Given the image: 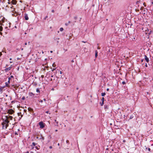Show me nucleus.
Listing matches in <instances>:
<instances>
[{"label":"nucleus","mask_w":153,"mask_h":153,"mask_svg":"<svg viewBox=\"0 0 153 153\" xmlns=\"http://www.w3.org/2000/svg\"><path fill=\"white\" fill-rule=\"evenodd\" d=\"M7 119L4 120L2 123V128L3 129H6L7 128V127L8 126V123L9 121Z\"/></svg>","instance_id":"obj_1"},{"label":"nucleus","mask_w":153,"mask_h":153,"mask_svg":"<svg viewBox=\"0 0 153 153\" xmlns=\"http://www.w3.org/2000/svg\"><path fill=\"white\" fill-rule=\"evenodd\" d=\"M40 128H42L45 127V125L42 122H40L39 123Z\"/></svg>","instance_id":"obj_2"},{"label":"nucleus","mask_w":153,"mask_h":153,"mask_svg":"<svg viewBox=\"0 0 153 153\" xmlns=\"http://www.w3.org/2000/svg\"><path fill=\"white\" fill-rule=\"evenodd\" d=\"M14 112V111L12 109H9L8 111V113L10 114H13Z\"/></svg>","instance_id":"obj_3"},{"label":"nucleus","mask_w":153,"mask_h":153,"mask_svg":"<svg viewBox=\"0 0 153 153\" xmlns=\"http://www.w3.org/2000/svg\"><path fill=\"white\" fill-rule=\"evenodd\" d=\"M12 65H11L10 67H9L5 69L4 70V71H5L7 72V71L10 70L12 68Z\"/></svg>","instance_id":"obj_4"},{"label":"nucleus","mask_w":153,"mask_h":153,"mask_svg":"<svg viewBox=\"0 0 153 153\" xmlns=\"http://www.w3.org/2000/svg\"><path fill=\"white\" fill-rule=\"evenodd\" d=\"M144 58H145V60L147 62H149V59L145 55L144 56Z\"/></svg>","instance_id":"obj_5"},{"label":"nucleus","mask_w":153,"mask_h":153,"mask_svg":"<svg viewBox=\"0 0 153 153\" xmlns=\"http://www.w3.org/2000/svg\"><path fill=\"white\" fill-rule=\"evenodd\" d=\"M17 3V1L16 0H12L11 1V3L13 4H16Z\"/></svg>","instance_id":"obj_6"},{"label":"nucleus","mask_w":153,"mask_h":153,"mask_svg":"<svg viewBox=\"0 0 153 153\" xmlns=\"http://www.w3.org/2000/svg\"><path fill=\"white\" fill-rule=\"evenodd\" d=\"M7 120H8V119H10V120H12L13 119V117L12 116H9V117L6 116V118H7Z\"/></svg>","instance_id":"obj_7"},{"label":"nucleus","mask_w":153,"mask_h":153,"mask_svg":"<svg viewBox=\"0 0 153 153\" xmlns=\"http://www.w3.org/2000/svg\"><path fill=\"white\" fill-rule=\"evenodd\" d=\"M25 19L26 20H28L29 18L28 17V15L27 14H25Z\"/></svg>","instance_id":"obj_8"},{"label":"nucleus","mask_w":153,"mask_h":153,"mask_svg":"<svg viewBox=\"0 0 153 153\" xmlns=\"http://www.w3.org/2000/svg\"><path fill=\"white\" fill-rule=\"evenodd\" d=\"M3 30V27L2 26H0V34L2 35V33L1 32Z\"/></svg>","instance_id":"obj_9"},{"label":"nucleus","mask_w":153,"mask_h":153,"mask_svg":"<svg viewBox=\"0 0 153 153\" xmlns=\"http://www.w3.org/2000/svg\"><path fill=\"white\" fill-rule=\"evenodd\" d=\"M95 56L96 57H97L98 55V52L96 50L95 51Z\"/></svg>","instance_id":"obj_10"},{"label":"nucleus","mask_w":153,"mask_h":153,"mask_svg":"<svg viewBox=\"0 0 153 153\" xmlns=\"http://www.w3.org/2000/svg\"><path fill=\"white\" fill-rule=\"evenodd\" d=\"M29 94V95L31 96H34V94H33V93H30Z\"/></svg>","instance_id":"obj_11"},{"label":"nucleus","mask_w":153,"mask_h":153,"mask_svg":"<svg viewBox=\"0 0 153 153\" xmlns=\"http://www.w3.org/2000/svg\"><path fill=\"white\" fill-rule=\"evenodd\" d=\"M105 95V93H102L101 94V96H104Z\"/></svg>","instance_id":"obj_12"},{"label":"nucleus","mask_w":153,"mask_h":153,"mask_svg":"<svg viewBox=\"0 0 153 153\" xmlns=\"http://www.w3.org/2000/svg\"><path fill=\"white\" fill-rule=\"evenodd\" d=\"M70 22H70V21H69V22H68V23H66L65 24V25L66 26H67V25H68V24H69V23H70Z\"/></svg>","instance_id":"obj_13"},{"label":"nucleus","mask_w":153,"mask_h":153,"mask_svg":"<svg viewBox=\"0 0 153 153\" xmlns=\"http://www.w3.org/2000/svg\"><path fill=\"white\" fill-rule=\"evenodd\" d=\"M59 30L60 31H62L63 30V28L62 27H61L60 28Z\"/></svg>","instance_id":"obj_14"},{"label":"nucleus","mask_w":153,"mask_h":153,"mask_svg":"<svg viewBox=\"0 0 153 153\" xmlns=\"http://www.w3.org/2000/svg\"><path fill=\"white\" fill-rule=\"evenodd\" d=\"M36 91L37 93H39L40 92V91L38 88L36 89Z\"/></svg>","instance_id":"obj_15"},{"label":"nucleus","mask_w":153,"mask_h":153,"mask_svg":"<svg viewBox=\"0 0 153 153\" xmlns=\"http://www.w3.org/2000/svg\"><path fill=\"white\" fill-rule=\"evenodd\" d=\"M2 25H4L2 24V23H1V21L0 20V26H2Z\"/></svg>","instance_id":"obj_16"},{"label":"nucleus","mask_w":153,"mask_h":153,"mask_svg":"<svg viewBox=\"0 0 153 153\" xmlns=\"http://www.w3.org/2000/svg\"><path fill=\"white\" fill-rule=\"evenodd\" d=\"M101 100H102V102H104V97H102V99H101Z\"/></svg>","instance_id":"obj_17"},{"label":"nucleus","mask_w":153,"mask_h":153,"mask_svg":"<svg viewBox=\"0 0 153 153\" xmlns=\"http://www.w3.org/2000/svg\"><path fill=\"white\" fill-rule=\"evenodd\" d=\"M55 121L56 122V124H57V126H58V121H57L56 120H55Z\"/></svg>","instance_id":"obj_18"},{"label":"nucleus","mask_w":153,"mask_h":153,"mask_svg":"<svg viewBox=\"0 0 153 153\" xmlns=\"http://www.w3.org/2000/svg\"><path fill=\"white\" fill-rule=\"evenodd\" d=\"M32 144L33 146H35L36 145V143H33Z\"/></svg>","instance_id":"obj_19"},{"label":"nucleus","mask_w":153,"mask_h":153,"mask_svg":"<svg viewBox=\"0 0 153 153\" xmlns=\"http://www.w3.org/2000/svg\"><path fill=\"white\" fill-rule=\"evenodd\" d=\"M100 104H101V106H102L104 104V102H102V103H100Z\"/></svg>","instance_id":"obj_20"},{"label":"nucleus","mask_w":153,"mask_h":153,"mask_svg":"<svg viewBox=\"0 0 153 153\" xmlns=\"http://www.w3.org/2000/svg\"><path fill=\"white\" fill-rule=\"evenodd\" d=\"M35 148L36 149H39V148L37 146H36L35 147Z\"/></svg>","instance_id":"obj_21"},{"label":"nucleus","mask_w":153,"mask_h":153,"mask_svg":"<svg viewBox=\"0 0 153 153\" xmlns=\"http://www.w3.org/2000/svg\"><path fill=\"white\" fill-rule=\"evenodd\" d=\"M122 83L123 84H125V82L124 81H123L122 82Z\"/></svg>","instance_id":"obj_22"},{"label":"nucleus","mask_w":153,"mask_h":153,"mask_svg":"<svg viewBox=\"0 0 153 153\" xmlns=\"http://www.w3.org/2000/svg\"><path fill=\"white\" fill-rule=\"evenodd\" d=\"M28 109L29 111H31L32 110V109L31 108H28Z\"/></svg>","instance_id":"obj_23"},{"label":"nucleus","mask_w":153,"mask_h":153,"mask_svg":"<svg viewBox=\"0 0 153 153\" xmlns=\"http://www.w3.org/2000/svg\"><path fill=\"white\" fill-rule=\"evenodd\" d=\"M145 66H146V67H148V65H147V63H146V64Z\"/></svg>","instance_id":"obj_24"},{"label":"nucleus","mask_w":153,"mask_h":153,"mask_svg":"<svg viewBox=\"0 0 153 153\" xmlns=\"http://www.w3.org/2000/svg\"><path fill=\"white\" fill-rule=\"evenodd\" d=\"M56 69V68H53V69H52V71H54Z\"/></svg>","instance_id":"obj_25"},{"label":"nucleus","mask_w":153,"mask_h":153,"mask_svg":"<svg viewBox=\"0 0 153 153\" xmlns=\"http://www.w3.org/2000/svg\"><path fill=\"white\" fill-rule=\"evenodd\" d=\"M10 78H9V79H9V80H8V83H10Z\"/></svg>","instance_id":"obj_26"},{"label":"nucleus","mask_w":153,"mask_h":153,"mask_svg":"<svg viewBox=\"0 0 153 153\" xmlns=\"http://www.w3.org/2000/svg\"><path fill=\"white\" fill-rule=\"evenodd\" d=\"M2 55V53L1 52H0V56H1Z\"/></svg>","instance_id":"obj_27"},{"label":"nucleus","mask_w":153,"mask_h":153,"mask_svg":"<svg viewBox=\"0 0 153 153\" xmlns=\"http://www.w3.org/2000/svg\"><path fill=\"white\" fill-rule=\"evenodd\" d=\"M52 66L53 67H54V63L53 64Z\"/></svg>","instance_id":"obj_28"},{"label":"nucleus","mask_w":153,"mask_h":153,"mask_svg":"<svg viewBox=\"0 0 153 153\" xmlns=\"http://www.w3.org/2000/svg\"><path fill=\"white\" fill-rule=\"evenodd\" d=\"M49 148L51 149H52V146H50L49 147Z\"/></svg>","instance_id":"obj_29"},{"label":"nucleus","mask_w":153,"mask_h":153,"mask_svg":"<svg viewBox=\"0 0 153 153\" xmlns=\"http://www.w3.org/2000/svg\"><path fill=\"white\" fill-rule=\"evenodd\" d=\"M25 99V98L24 97L22 98V100H24Z\"/></svg>","instance_id":"obj_30"},{"label":"nucleus","mask_w":153,"mask_h":153,"mask_svg":"<svg viewBox=\"0 0 153 153\" xmlns=\"http://www.w3.org/2000/svg\"><path fill=\"white\" fill-rule=\"evenodd\" d=\"M45 113L47 114L48 113V111H46L45 112Z\"/></svg>","instance_id":"obj_31"},{"label":"nucleus","mask_w":153,"mask_h":153,"mask_svg":"<svg viewBox=\"0 0 153 153\" xmlns=\"http://www.w3.org/2000/svg\"><path fill=\"white\" fill-rule=\"evenodd\" d=\"M60 74H62V71H60Z\"/></svg>","instance_id":"obj_32"},{"label":"nucleus","mask_w":153,"mask_h":153,"mask_svg":"<svg viewBox=\"0 0 153 153\" xmlns=\"http://www.w3.org/2000/svg\"><path fill=\"white\" fill-rule=\"evenodd\" d=\"M109 90V89L108 88L107 89V91H108Z\"/></svg>","instance_id":"obj_33"},{"label":"nucleus","mask_w":153,"mask_h":153,"mask_svg":"<svg viewBox=\"0 0 153 153\" xmlns=\"http://www.w3.org/2000/svg\"><path fill=\"white\" fill-rule=\"evenodd\" d=\"M40 102H43V100H42L40 101Z\"/></svg>","instance_id":"obj_34"},{"label":"nucleus","mask_w":153,"mask_h":153,"mask_svg":"<svg viewBox=\"0 0 153 153\" xmlns=\"http://www.w3.org/2000/svg\"><path fill=\"white\" fill-rule=\"evenodd\" d=\"M148 150H149V151H150V148H149V149H148Z\"/></svg>","instance_id":"obj_35"},{"label":"nucleus","mask_w":153,"mask_h":153,"mask_svg":"<svg viewBox=\"0 0 153 153\" xmlns=\"http://www.w3.org/2000/svg\"><path fill=\"white\" fill-rule=\"evenodd\" d=\"M43 100H44V101H46V99H43Z\"/></svg>","instance_id":"obj_36"},{"label":"nucleus","mask_w":153,"mask_h":153,"mask_svg":"<svg viewBox=\"0 0 153 153\" xmlns=\"http://www.w3.org/2000/svg\"><path fill=\"white\" fill-rule=\"evenodd\" d=\"M52 12L53 13L54 12V10H52Z\"/></svg>","instance_id":"obj_37"},{"label":"nucleus","mask_w":153,"mask_h":153,"mask_svg":"<svg viewBox=\"0 0 153 153\" xmlns=\"http://www.w3.org/2000/svg\"><path fill=\"white\" fill-rule=\"evenodd\" d=\"M42 140H44V137H42Z\"/></svg>","instance_id":"obj_38"},{"label":"nucleus","mask_w":153,"mask_h":153,"mask_svg":"<svg viewBox=\"0 0 153 153\" xmlns=\"http://www.w3.org/2000/svg\"><path fill=\"white\" fill-rule=\"evenodd\" d=\"M27 45V43L26 42L25 43V45Z\"/></svg>","instance_id":"obj_39"},{"label":"nucleus","mask_w":153,"mask_h":153,"mask_svg":"<svg viewBox=\"0 0 153 153\" xmlns=\"http://www.w3.org/2000/svg\"><path fill=\"white\" fill-rule=\"evenodd\" d=\"M50 52H51V53H52L53 52V51H50Z\"/></svg>","instance_id":"obj_40"},{"label":"nucleus","mask_w":153,"mask_h":153,"mask_svg":"<svg viewBox=\"0 0 153 153\" xmlns=\"http://www.w3.org/2000/svg\"><path fill=\"white\" fill-rule=\"evenodd\" d=\"M10 77H12V78H13V76H10Z\"/></svg>","instance_id":"obj_41"},{"label":"nucleus","mask_w":153,"mask_h":153,"mask_svg":"<svg viewBox=\"0 0 153 153\" xmlns=\"http://www.w3.org/2000/svg\"><path fill=\"white\" fill-rule=\"evenodd\" d=\"M58 131L57 130V129H56L55 130V131L56 132Z\"/></svg>","instance_id":"obj_42"},{"label":"nucleus","mask_w":153,"mask_h":153,"mask_svg":"<svg viewBox=\"0 0 153 153\" xmlns=\"http://www.w3.org/2000/svg\"><path fill=\"white\" fill-rule=\"evenodd\" d=\"M12 11H13V10H12ZM13 11H15V12H16L14 10V9H13Z\"/></svg>","instance_id":"obj_43"},{"label":"nucleus","mask_w":153,"mask_h":153,"mask_svg":"<svg viewBox=\"0 0 153 153\" xmlns=\"http://www.w3.org/2000/svg\"><path fill=\"white\" fill-rule=\"evenodd\" d=\"M82 42H84V43H85V42H84L83 41H82Z\"/></svg>","instance_id":"obj_44"},{"label":"nucleus","mask_w":153,"mask_h":153,"mask_svg":"<svg viewBox=\"0 0 153 153\" xmlns=\"http://www.w3.org/2000/svg\"><path fill=\"white\" fill-rule=\"evenodd\" d=\"M123 142H125V140H123Z\"/></svg>","instance_id":"obj_45"},{"label":"nucleus","mask_w":153,"mask_h":153,"mask_svg":"<svg viewBox=\"0 0 153 153\" xmlns=\"http://www.w3.org/2000/svg\"><path fill=\"white\" fill-rule=\"evenodd\" d=\"M143 59H142L141 60V62H143Z\"/></svg>","instance_id":"obj_46"},{"label":"nucleus","mask_w":153,"mask_h":153,"mask_svg":"<svg viewBox=\"0 0 153 153\" xmlns=\"http://www.w3.org/2000/svg\"><path fill=\"white\" fill-rule=\"evenodd\" d=\"M152 4H153V1L152 2Z\"/></svg>","instance_id":"obj_47"},{"label":"nucleus","mask_w":153,"mask_h":153,"mask_svg":"<svg viewBox=\"0 0 153 153\" xmlns=\"http://www.w3.org/2000/svg\"><path fill=\"white\" fill-rule=\"evenodd\" d=\"M13 7V6H12V7H11V8H12Z\"/></svg>","instance_id":"obj_48"},{"label":"nucleus","mask_w":153,"mask_h":153,"mask_svg":"<svg viewBox=\"0 0 153 153\" xmlns=\"http://www.w3.org/2000/svg\"><path fill=\"white\" fill-rule=\"evenodd\" d=\"M10 60H11V58H10Z\"/></svg>","instance_id":"obj_49"},{"label":"nucleus","mask_w":153,"mask_h":153,"mask_svg":"<svg viewBox=\"0 0 153 153\" xmlns=\"http://www.w3.org/2000/svg\"><path fill=\"white\" fill-rule=\"evenodd\" d=\"M58 146H59V143H58Z\"/></svg>","instance_id":"obj_50"},{"label":"nucleus","mask_w":153,"mask_h":153,"mask_svg":"<svg viewBox=\"0 0 153 153\" xmlns=\"http://www.w3.org/2000/svg\"><path fill=\"white\" fill-rule=\"evenodd\" d=\"M10 62V63H12V62Z\"/></svg>","instance_id":"obj_51"},{"label":"nucleus","mask_w":153,"mask_h":153,"mask_svg":"<svg viewBox=\"0 0 153 153\" xmlns=\"http://www.w3.org/2000/svg\"><path fill=\"white\" fill-rule=\"evenodd\" d=\"M58 33H59V31H58Z\"/></svg>","instance_id":"obj_52"},{"label":"nucleus","mask_w":153,"mask_h":153,"mask_svg":"<svg viewBox=\"0 0 153 153\" xmlns=\"http://www.w3.org/2000/svg\"><path fill=\"white\" fill-rule=\"evenodd\" d=\"M108 148L106 149V150H108Z\"/></svg>","instance_id":"obj_53"},{"label":"nucleus","mask_w":153,"mask_h":153,"mask_svg":"<svg viewBox=\"0 0 153 153\" xmlns=\"http://www.w3.org/2000/svg\"><path fill=\"white\" fill-rule=\"evenodd\" d=\"M22 117V115H21V117Z\"/></svg>","instance_id":"obj_54"},{"label":"nucleus","mask_w":153,"mask_h":153,"mask_svg":"<svg viewBox=\"0 0 153 153\" xmlns=\"http://www.w3.org/2000/svg\"><path fill=\"white\" fill-rule=\"evenodd\" d=\"M19 114L18 113V115H19Z\"/></svg>","instance_id":"obj_55"}]
</instances>
